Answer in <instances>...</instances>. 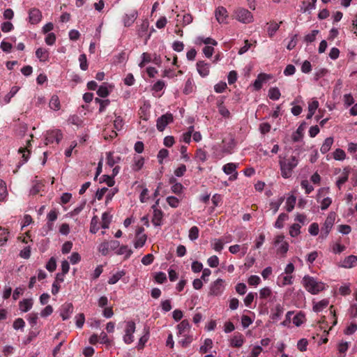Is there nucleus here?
<instances>
[{"mask_svg":"<svg viewBox=\"0 0 357 357\" xmlns=\"http://www.w3.org/2000/svg\"><path fill=\"white\" fill-rule=\"evenodd\" d=\"M298 158L294 155L289 158L280 156L279 165L282 176L285 178L291 177L293 169L298 165Z\"/></svg>","mask_w":357,"mask_h":357,"instance_id":"nucleus-1","label":"nucleus"},{"mask_svg":"<svg viewBox=\"0 0 357 357\" xmlns=\"http://www.w3.org/2000/svg\"><path fill=\"white\" fill-rule=\"evenodd\" d=\"M302 284L306 291L312 294H317L325 289V284L310 275H305Z\"/></svg>","mask_w":357,"mask_h":357,"instance_id":"nucleus-2","label":"nucleus"},{"mask_svg":"<svg viewBox=\"0 0 357 357\" xmlns=\"http://www.w3.org/2000/svg\"><path fill=\"white\" fill-rule=\"evenodd\" d=\"M273 246L276 250L277 255L285 257L289 250V245L283 234L276 235L273 241Z\"/></svg>","mask_w":357,"mask_h":357,"instance_id":"nucleus-3","label":"nucleus"},{"mask_svg":"<svg viewBox=\"0 0 357 357\" xmlns=\"http://www.w3.org/2000/svg\"><path fill=\"white\" fill-rule=\"evenodd\" d=\"M336 218V213L335 212H330L326 218L323 227L321 229V234L319 238L322 240L327 238L333 226L335 223Z\"/></svg>","mask_w":357,"mask_h":357,"instance_id":"nucleus-4","label":"nucleus"},{"mask_svg":"<svg viewBox=\"0 0 357 357\" xmlns=\"http://www.w3.org/2000/svg\"><path fill=\"white\" fill-rule=\"evenodd\" d=\"M236 146L234 138L230 135L229 138H225L222 142V146L220 153L217 155L219 158L223 157L224 155L231 154Z\"/></svg>","mask_w":357,"mask_h":357,"instance_id":"nucleus-5","label":"nucleus"},{"mask_svg":"<svg viewBox=\"0 0 357 357\" xmlns=\"http://www.w3.org/2000/svg\"><path fill=\"white\" fill-rule=\"evenodd\" d=\"M329 192H330V188L328 187L321 188L320 189H319V190L317 192V202H320L321 209L323 211L326 210L332 203L331 198H330L328 197L323 198L320 201L321 197L324 195L328 194Z\"/></svg>","mask_w":357,"mask_h":357,"instance_id":"nucleus-6","label":"nucleus"},{"mask_svg":"<svg viewBox=\"0 0 357 357\" xmlns=\"http://www.w3.org/2000/svg\"><path fill=\"white\" fill-rule=\"evenodd\" d=\"M235 18L244 24H248L253 21L252 13L247 9L239 8L234 11Z\"/></svg>","mask_w":357,"mask_h":357,"instance_id":"nucleus-7","label":"nucleus"},{"mask_svg":"<svg viewBox=\"0 0 357 357\" xmlns=\"http://www.w3.org/2000/svg\"><path fill=\"white\" fill-rule=\"evenodd\" d=\"M224 290L225 281L218 278L211 284L208 294L213 296H218L223 293Z\"/></svg>","mask_w":357,"mask_h":357,"instance_id":"nucleus-8","label":"nucleus"},{"mask_svg":"<svg viewBox=\"0 0 357 357\" xmlns=\"http://www.w3.org/2000/svg\"><path fill=\"white\" fill-rule=\"evenodd\" d=\"M63 137V135L59 130H48L45 135V144H50L56 142L59 144Z\"/></svg>","mask_w":357,"mask_h":357,"instance_id":"nucleus-9","label":"nucleus"},{"mask_svg":"<svg viewBox=\"0 0 357 357\" xmlns=\"http://www.w3.org/2000/svg\"><path fill=\"white\" fill-rule=\"evenodd\" d=\"M135 331V324L133 321H128L125 328L123 341L126 344H131L134 341V333Z\"/></svg>","mask_w":357,"mask_h":357,"instance_id":"nucleus-10","label":"nucleus"},{"mask_svg":"<svg viewBox=\"0 0 357 357\" xmlns=\"http://www.w3.org/2000/svg\"><path fill=\"white\" fill-rule=\"evenodd\" d=\"M238 165L234 162H229L222 167L223 172L229 175V181H235L238 178V172L236 169L238 168Z\"/></svg>","mask_w":357,"mask_h":357,"instance_id":"nucleus-11","label":"nucleus"},{"mask_svg":"<svg viewBox=\"0 0 357 357\" xmlns=\"http://www.w3.org/2000/svg\"><path fill=\"white\" fill-rule=\"evenodd\" d=\"M42 12L36 8H32L28 12V21L31 24H38L42 20Z\"/></svg>","mask_w":357,"mask_h":357,"instance_id":"nucleus-12","label":"nucleus"},{"mask_svg":"<svg viewBox=\"0 0 357 357\" xmlns=\"http://www.w3.org/2000/svg\"><path fill=\"white\" fill-rule=\"evenodd\" d=\"M146 235L144 233V228L139 227L136 231L135 238L133 242L136 249L142 248L146 241Z\"/></svg>","mask_w":357,"mask_h":357,"instance_id":"nucleus-13","label":"nucleus"},{"mask_svg":"<svg viewBox=\"0 0 357 357\" xmlns=\"http://www.w3.org/2000/svg\"><path fill=\"white\" fill-rule=\"evenodd\" d=\"M272 78L273 76L271 74L259 73L253 83V87L255 90H260L263 84L268 82V81L271 79Z\"/></svg>","mask_w":357,"mask_h":357,"instance_id":"nucleus-14","label":"nucleus"},{"mask_svg":"<svg viewBox=\"0 0 357 357\" xmlns=\"http://www.w3.org/2000/svg\"><path fill=\"white\" fill-rule=\"evenodd\" d=\"M173 121V116L172 114H165L157 120L156 127L159 131H163L166 126Z\"/></svg>","mask_w":357,"mask_h":357,"instance_id":"nucleus-15","label":"nucleus"},{"mask_svg":"<svg viewBox=\"0 0 357 357\" xmlns=\"http://www.w3.org/2000/svg\"><path fill=\"white\" fill-rule=\"evenodd\" d=\"M245 337L241 333H235L229 339V346L231 347L239 348L245 343Z\"/></svg>","mask_w":357,"mask_h":357,"instance_id":"nucleus-16","label":"nucleus"},{"mask_svg":"<svg viewBox=\"0 0 357 357\" xmlns=\"http://www.w3.org/2000/svg\"><path fill=\"white\" fill-rule=\"evenodd\" d=\"M215 17L220 24H227L229 17L227 10L223 6H218L215 10Z\"/></svg>","mask_w":357,"mask_h":357,"instance_id":"nucleus-17","label":"nucleus"},{"mask_svg":"<svg viewBox=\"0 0 357 357\" xmlns=\"http://www.w3.org/2000/svg\"><path fill=\"white\" fill-rule=\"evenodd\" d=\"M73 305L70 303H63L60 308V316L62 317L63 321L70 318L73 312Z\"/></svg>","mask_w":357,"mask_h":357,"instance_id":"nucleus-18","label":"nucleus"},{"mask_svg":"<svg viewBox=\"0 0 357 357\" xmlns=\"http://www.w3.org/2000/svg\"><path fill=\"white\" fill-rule=\"evenodd\" d=\"M342 268H351L357 266V256L349 255L342 260L339 265Z\"/></svg>","mask_w":357,"mask_h":357,"instance_id":"nucleus-19","label":"nucleus"},{"mask_svg":"<svg viewBox=\"0 0 357 357\" xmlns=\"http://www.w3.org/2000/svg\"><path fill=\"white\" fill-rule=\"evenodd\" d=\"M114 85L110 83L104 82L98 88L97 94L102 98H106L112 91Z\"/></svg>","mask_w":357,"mask_h":357,"instance_id":"nucleus-20","label":"nucleus"},{"mask_svg":"<svg viewBox=\"0 0 357 357\" xmlns=\"http://www.w3.org/2000/svg\"><path fill=\"white\" fill-rule=\"evenodd\" d=\"M349 173H350V168L348 167H344L342 169L340 176L337 177V181H336V185L339 190H340L342 185L348 181Z\"/></svg>","mask_w":357,"mask_h":357,"instance_id":"nucleus-21","label":"nucleus"},{"mask_svg":"<svg viewBox=\"0 0 357 357\" xmlns=\"http://www.w3.org/2000/svg\"><path fill=\"white\" fill-rule=\"evenodd\" d=\"M284 312V307L280 304H277L271 310V319L274 321L280 320Z\"/></svg>","mask_w":357,"mask_h":357,"instance_id":"nucleus-22","label":"nucleus"},{"mask_svg":"<svg viewBox=\"0 0 357 357\" xmlns=\"http://www.w3.org/2000/svg\"><path fill=\"white\" fill-rule=\"evenodd\" d=\"M197 70L198 73L202 77H205L208 75L210 72V65L204 61H198L197 63Z\"/></svg>","mask_w":357,"mask_h":357,"instance_id":"nucleus-23","label":"nucleus"},{"mask_svg":"<svg viewBox=\"0 0 357 357\" xmlns=\"http://www.w3.org/2000/svg\"><path fill=\"white\" fill-rule=\"evenodd\" d=\"M293 283L292 275H287L281 273L277 280V284L279 287H284L286 285L291 284Z\"/></svg>","mask_w":357,"mask_h":357,"instance_id":"nucleus-24","label":"nucleus"},{"mask_svg":"<svg viewBox=\"0 0 357 357\" xmlns=\"http://www.w3.org/2000/svg\"><path fill=\"white\" fill-rule=\"evenodd\" d=\"M248 248V244H243L241 245L236 244L229 246V251L233 255H236L238 252H241V256H244L247 253Z\"/></svg>","mask_w":357,"mask_h":357,"instance_id":"nucleus-25","label":"nucleus"},{"mask_svg":"<svg viewBox=\"0 0 357 357\" xmlns=\"http://www.w3.org/2000/svg\"><path fill=\"white\" fill-rule=\"evenodd\" d=\"M177 335L181 336L183 335L186 334L190 329V325L188 320L185 319L183 320L180 324L177 325Z\"/></svg>","mask_w":357,"mask_h":357,"instance_id":"nucleus-26","label":"nucleus"},{"mask_svg":"<svg viewBox=\"0 0 357 357\" xmlns=\"http://www.w3.org/2000/svg\"><path fill=\"white\" fill-rule=\"evenodd\" d=\"M153 216L152 218V223L156 226H160L162 225V211L157 209L155 205L153 206Z\"/></svg>","mask_w":357,"mask_h":357,"instance_id":"nucleus-27","label":"nucleus"},{"mask_svg":"<svg viewBox=\"0 0 357 357\" xmlns=\"http://www.w3.org/2000/svg\"><path fill=\"white\" fill-rule=\"evenodd\" d=\"M36 56L40 60V61L46 62L49 60L50 53L47 49L40 47L36 51Z\"/></svg>","mask_w":357,"mask_h":357,"instance_id":"nucleus-28","label":"nucleus"},{"mask_svg":"<svg viewBox=\"0 0 357 357\" xmlns=\"http://www.w3.org/2000/svg\"><path fill=\"white\" fill-rule=\"evenodd\" d=\"M329 305V301L327 298L323 299L318 302H313V311L320 312L326 308Z\"/></svg>","mask_w":357,"mask_h":357,"instance_id":"nucleus-29","label":"nucleus"},{"mask_svg":"<svg viewBox=\"0 0 357 357\" xmlns=\"http://www.w3.org/2000/svg\"><path fill=\"white\" fill-rule=\"evenodd\" d=\"M144 165V158L140 155H135L132 164V169L135 172L139 171Z\"/></svg>","mask_w":357,"mask_h":357,"instance_id":"nucleus-30","label":"nucleus"},{"mask_svg":"<svg viewBox=\"0 0 357 357\" xmlns=\"http://www.w3.org/2000/svg\"><path fill=\"white\" fill-rule=\"evenodd\" d=\"M20 90V87L17 86H13L10 91L1 100V102L3 105L8 104L10 102V100Z\"/></svg>","mask_w":357,"mask_h":357,"instance_id":"nucleus-31","label":"nucleus"},{"mask_svg":"<svg viewBox=\"0 0 357 357\" xmlns=\"http://www.w3.org/2000/svg\"><path fill=\"white\" fill-rule=\"evenodd\" d=\"M334 142V139L332 137H329L325 139L323 144L321 146L320 151L322 154L328 153L331 149Z\"/></svg>","mask_w":357,"mask_h":357,"instance_id":"nucleus-32","label":"nucleus"},{"mask_svg":"<svg viewBox=\"0 0 357 357\" xmlns=\"http://www.w3.org/2000/svg\"><path fill=\"white\" fill-rule=\"evenodd\" d=\"M33 303L32 298L23 299L19 303V308L22 312H26L32 308Z\"/></svg>","mask_w":357,"mask_h":357,"instance_id":"nucleus-33","label":"nucleus"},{"mask_svg":"<svg viewBox=\"0 0 357 357\" xmlns=\"http://www.w3.org/2000/svg\"><path fill=\"white\" fill-rule=\"evenodd\" d=\"M137 17V11H132L130 14H126L123 17V24L126 26H131Z\"/></svg>","mask_w":357,"mask_h":357,"instance_id":"nucleus-34","label":"nucleus"},{"mask_svg":"<svg viewBox=\"0 0 357 357\" xmlns=\"http://www.w3.org/2000/svg\"><path fill=\"white\" fill-rule=\"evenodd\" d=\"M332 158L337 161H344L347 158V154L343 149L337 148L332 153Z\"/></svg>","mask_w":357,"mask_h":357,"instance_id":"nucleus-35","label":"nucleus"},{"mask_svg":"<svg viewBox=\"0 0 357 357\" xmlns=\"http://www.w3.org/2000/svg\"><path fill=\"white\" fill-rule=\"evenodd\" d=\"M225 241L222 238H215L211 241V248L216 252H220L224 248Z\"/></svg>","mask_w":357,"mask_h":357,"instance_id":"nucleus-36","label":"nucleus"},{"mask_svg":"<svg viewBox=\"0 0 357 357\" xmlns=\"http://www.w3.org/2000/svg\"><path fill=\"white\" fill-rule=\"evenodd\" d=\"M126 275V271L124 270H121L114 273L108 280V283L109 284H114L119 282V280L122 278Z\"/></svg>","mask_w":357,"mask_h":357,"instance_id":"nucleus-37","label":"nucleus"},{"mask_svg":"<svg viewBox=\"0 0 357 357\" xmlns=\"http://www.w3.org/2000/svg\"><path fill=\"white\" fill-rule=\"evenodd\" d=\"M49 106L51 109L54 111H58L61 108V103L59 97L56 95H54L51 97L49 102Z\"/></svg>","mask_w":357,"mask_h":357,"instance_id":"nucleus-38","label":"nucleus"},{"mask_svg":"<svg viewBox=\"0 0 357 357\" xmlns=\"http://www.w3.org/2000/svg\"><path fill=\"white\" fill-rule=\"evenodd\" d=\"M121 158L119 155H114L113 153L109 152L107 153V165L112 167L115 164L120 162Z\"/></svg>","mask_w":357,"mask_h":357,"instance_id":"nucleus-39","label":"nucleus"},{"mask_svg":"<svg viewBox=\"0 0 357 357\" xmlns=\"http://www.w3.org/2000/svg\"><path fill=\"white\" fill-rule=\"evenodd\" d=\"M119 255H124L125 259H128L132 254V250L127 245H121L116 252Z\"/></svg>","mask_w":357,"mask_h":357,"instance_id":"nucleus-40","label":"nucleus"},{"mask_svg":"<svg viewBox=\"0 0 357 357\" xmlns=\"http://www.w3.org/2000/svg\"><path fill=\"white\" fill-rule=\"evenodd\" d=\"M296 202V198L294 195L289 196L285 202V209L288 212H291L294 208Z\"/></svg>","mask_w":357,"mask_h":357,"instance_id":"nucleus-41","label":"nucleus"},{"mask_svg":"<svg viewBox=\"0 0 357 357\" xmlns=\"http://www.w3.org/2000/svg\"><path fill=\"white\" fill-rule=\"evenodd\" d=\"M195 86L192 78H188L185 82V86L183 88V93L188 95L192 93L195 90Z\"/></svg>","mask_w":357,"mask_h":357,"instance_id":"nucleus-42","label":"nucleus"},{"mask_svg":"<svg viewBox=\"0 0 357 357\" xmlns=\"http://www.w3.org/2000/svg\"><path fill=\"white\" fill-rule=\"evenodd\" d=\"M289 219V215L286 213H280L274 224V227L278 229H282L284 227V222Z\"/></svg>","mask_w":357,"mask_h":357,"instance_id":"nucleus-43","label":"nucleus"},{"mask_svg":"<svg viewBox=\"0 0 357 357\" xmlns=\"http://www.w3.org/2000/svg\"><path fill=\"white\" fill-rule=\"evenodd\" d=\"M331 248L332 252L334 254H340L346 249V247L344 245H342L340 241L333 243L331 245Z\"/></svg>","mask_w":357,"mask_h":357,"instance_id":"nucleus-44","label":"nucleus"},{"mask_svg":"<svg viewBox=\"0 0 357 357\" xmlns=\"http://www.w3.org/2000/svg\"><path fill=\"white\" fill-rule=\"evenodd\" d=\"M213 347V341L211 339L207 338L204 341V344L199 348L201 354H206Z\"/></svg>","mask_w":357,"mask_h":357,"instance_id":"nucleus-45","label":"nucleus"},{"mask_svg":"<svg viewBox=\"0 0 357 357\" xmlns=\"http://www.w3.org/2000/svg\"><path fill=\"white\" fill-rule=\"evenodd\" d=\"M268 97L273 100H278L280 99L281 93L278 87H271L268 90Z\"/></svg>","mask_w":357,"mask_h":357,"instance_id":"nucleus-46","label":"nucleus"},{"mask_svg":"<svg viewBox=\"0 0 357 357\" xmlns=\"http://www.w3.org/2000/svg\"><path fill=\"white\" fill-rule=\"evenodd\" d=\"M305 321V314L301 312L297 313L293 318V324L297 327L301 326Z\"/></svg>","mask_w":357,"mask_h":357,"instance_id":"nucleus-47","label":"nucleus"},{"mask_svg":"<svg viewBox=\"0 0 357 357\" xmlns=\"http://www.w3.org/2000/svg\"><path fill=\"white\" fill-rule=\"evenodd\" d=\"M165 86V83L162 80H158L152 86V91L154 96H160L158 94V92L161 91Z\"/></svg>","mask_w":357,"mask_h":357,"instance_id":"nucleus-48","label":"nucleus"},{"mask_svg":"<svg viewBox=\"0 0 357 357\" xmlns=\"http://www.w3.org/2000/svg\"><path fill=\"white\" fill-rule=\"evenodd\" d=\"M8 196V191L6 183L0 179V202L6 201Z\"/></svg>","mask_w":357,"mask_h":357,"instance_id":"nucleus-49","label":"nucleus"},{"mask_svg":"<svg viewBox=\"0 0 357 357\" xmlns=\"http://www.w3.org/2000/svg\"><path fill=\"white\" fill-rule=\"evenodd\" d=\"M301 226L299 224L294 223L289 227V235L291 237H296L301 234Z\"/></svg>","mask_w":357,"mask_h":357,"instance_id":"nucleus-50","label":"nucleus"},{"mask_svg":"<svg viewBox=\"0 0 357 357\" xmlns=\"http://www.w3.org/2000/svg\"><path fill=\"white\" fill-rule=\"evenodd\" d=\"M349 342L342 341L339 343L337 349L340 354L339 357H345V353L349 349Z\"/></svg>","mask_w":357,"mask_h":357,"instance_id":"nucleus-51","label":"nucleus"},{"mask_svg":"<svg viewBox=\"0 0 357 357\" xmlns=\"http://www.w3.org/2000/svg\"><path fill=\"white\" fill-rule=\"evenodd\" d=\"M263 351V348L259 345H254L247 357H259Z\"/></svg>","mask_w":357,"mask_h":357,"instance_id":"nucleus-52","label":"nucleus"},{"mask_svg":"<svg viewBox=\"0 0 357 357\" xmlns=\"http://www.w3.org/2000/svg\"><path fill=\"white\" fill-rule=\"evenodd\" d=\"M195 158L198 161L204 162L207 159V153L202 149H198L196 151Z\"/></svg>","mask_w":357,"mask_h":357,"instance_id":"nucleus-53","label":"nucleus"},{"mask_svg":"<svg viewBox=\"0 0 357 357\" xmlns=\"http://www.w3.org/2000/svg\"><path fill=\"white\" fill-rule=\"evenodd\" d=\"M30 144H31V142H30V140H28L26 147H25V148L21 147L19 149V153L22 154V158H23V162L21 164V165H23L24 163L26 162L28 160L29 155V151L27 149V147L29 146Z\"/></svg>","mask_w":357,"mask_h":357,"instance_id":"nucleus-54","label":"nucleus"},{"mask_svg":"<svg viewBox=\"0 0 357 357\" xmlns=\"http://www.w3.org/2000/svg\"><path fill=\"white\" fill-rule=\"evenodd\" d=\"M112 216L108 213H103L102 215V227L107 229L109 227Z\"/></svg>","mask_w":357,"mask_h":357,"instance_id":"nucleus-55","label":"nucleus"},{"mask_svg":"<svg viewBox=\"0 0 357 357\" xmlns=\"http://www.w3.org/2000/svg\"><path fill=\"white\" fill-rule=\"evenodd\" d=\"M280 28V24L278 23H276V22H273V23H271L268 27V34L270 37H272L275 35V33H276V31L279 29Z\"/></svg>","mask_w":357,"mask_h":357,"instance_id":"nucleus-56","label":"nucleus"},{"mask_svg":"<svg viewBox=\"0 0 357 357\" xmlns=\"http://www.w3.org/2000/svg\"><path fill=\"white\" fill-rule=\"evenodd\" d=\"M199 229L196 226H193L190 228L189 231L188 237L191 241H195L199 237Z\"/></svg>","mask_w":357,"mask_h":357,"instance_id":"nucleus-57","label":"nucleus"},{"mask_svg":"<svg viewBox=\"0 0 357 357\" xmlns=\"http://www.w3.org/2000/svg\"><path fill=\"white\" fill-rule=\"evenodd\" d=\"M9 232L3 228L0 227V245H4L8 238Z\"/></svg>","mask_w":357,"mask_h":357,"instance_id":"nucleus-58","label":"nucleus"},{"mask_svg":"<svg viewBox=\"0 0 357 357\" xmlns=\"http://www.w3.org/2000/svg\"><path fill=\"white\" fill-rule=\"evenodd\" d=\"M317 0H311L310 2H303V6L301 7V10L303 12L311 10L315 8Z\"/></svg>","mask_w":357,"mask_h":357,"instance_id":"nucleus-59","label":"nucleus"},{"mask_svg":"<svg viewBox=\"0 0 357 357\" xmlns=\"http://www.w3.org/2000/svg\"><path fill=\"white\" fill-rule=\"evenodd\" d=\"M183 335L184 337L178 342V344H180L183 347H187L192 342V335L187 334Z\"/></svg>","mask_w":357,"mask_h":357,"instance_id":"nucleus-60","label":"nucleus"},{"mask_svg":"<svg viewBox=\"0 0 357 357\" xmlns=\"http://www.w3.org/2000/svg\"><path fill=\"white\" fill-rule=\"evenodd\" d=\"M45 42L47 45L52 46L56 42V35L54 33H49L45 34Z\"/></svg>","mask_w":357,"mask_h":357,"instance_id":"nucleus-61","label":"nucleus"},{"mask_svg":"<svg viewBox=\"0 0 357 357\" xmlns=\"http://www.w3.org/2000/svg\"><path fill=\"white\" fill-rule=\"evenodd\" d=\"M109 242H103L98 245V251L102 254V255H107L109 252Z\"/></svg>","mask_w":357,"mask_h":357,"instance_id":"nucleus-62","label":"nucleus"},{"mask_svg":"<svg viewBox=\"0 0 357 357\" xmlns=\"http://www.w3.org/2000/svg\"><path fill=\"white\" fill-rule=\"evenodd\" d=\"M248 282L250 286L257 287L261 282V279L258 275H252L249 277Z\"/></svg>","mask_w":357,"mask_h":357,"instance_id":"nucleus-63","label":"nucleus"},{"mask_svg":"<svg viewBox=\"0 0 357 357\" xmlns=\"http://www.w3.org/2000/svg\"><path fill=\"white\" fill-rule=\"evenodd\" d=\"M357 331V324L355 323H351L345 329L344 334L350 335L354 334Z\"/></svg>","mask_w":357,"mask_h":357,"instance_id":"nucleus-64","label":"nucleus"}]
</instances>
